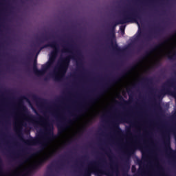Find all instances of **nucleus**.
I'll return each mask as SVG.
<instances>
[{
    "instance_id": "1",
    "label": "nucleus",
    "mask_w": 176,
    "mask_h": 176,
    "mask_svg": "<svg viewBox=\"0 0 176 176\" xmlns=\"http://www.w3.org/2000/svg\"><path fill=\"white\" fill-rule=\"evenodd\" d=\"M135 66L131 67L130 68H128L125 69L124 72H122L119 76L117 77L110 80L108 82H107L100 89V91H98L97 94H94L91 97H89L86 102L83 103L82 105L80 106L78 111H77V113H82V112H85L87 110V107H90V104H96L98 100H100V98L102 97L104 94H105L106 91H108V89L113 85H116L117 82H120V80H122L124 76L129 74V73L132 71V69H134Z\"/></svg>"
},
{
    "instance_id": "2",
    "label": "nucleus",
    "mask_w": 176,
    "mask_h": 176,
    "mask_svg": "<svg viewBox=\"0 0 176 176\" xmlns=\"http://www.w3.org/2000/svg\"><path fill=\"white\" fill-rule=\"evenodd\" d=\"M138 21L142 23V16H141V14L135 9L131 8L127 11H124L122 16L117 22L111 25L109 36L112 38H116L115 28H116V25L126 24L127 23H136L140 25Z\"/></svg>"
},
{
    "instance_id": "3",
    "label": "nucleus",
    "mask_w": 176,
    "mask_h": 176,
    "mask_svg": "<svg viewBox=\"0 0 176 176\" xmlns=\"http://www.w3.org/2000/svg\"><path fill=\"white\" fill-rule=\"evenodd\" d=\"M166 94L176 96V87L174 79H169L164 83L162 89L159 91L158 97L166 96Z\"/></svg>"
},
{
    "instance_id": "4",
    "label": "nucleus",
    "mask_w": 176,
    "mask_h": 176,
    "mask_svg": "<svg viewBox=\"0 0 176 176\" xmlns=\"http://www.w3.org/2000/svg\"><path fill=\"white\" fill-rule=\"evenodd\" d=\"M20 108L22 111V112L24 113V116L28 117V120L34 123V124H38V120L39 122H42L43 120V117L41 115H38V118L35 117V116H33L32 114H30V112L28 111V109L27 107L24 105V103L23 101H21L19 102Z\"/></svg>"
},
{
    "instance_id": "5",
    "label": "nucleus",
    "mask_w": 176,
    "mask_h": 176,
    "mask_svg": "<svg viewBox=\"0 0 176 176\" xmlns=\"http://www.w3.org/2000/svg\"><path fill=\"white\" fill-rule=\"evenodd\" d=\"M47 136L45 140L41 143V148L45 149L47 146V144L54 138V133L53 132V125L50 123H47V129H45Z\"/></svg>"
},
{
    "instance_id": "6",
    "label": "nucleus",
    "mask_w": 176,
    "mask_h": 176,
    "mask_svg": "<svg viewBox=\"0 0 176 176\" xmlns=\"http://www.w3.org/2000/svg\"><path fill=\"white\" fill-rule=\"evenodd\" d=\"M46 47H52V49H54V50L51 52V55L50 57H51L52 58H55L56 60L60 50V47L58 45V43H57V41H54L49 42L47 44H45V45L41 47L40 50L46 49Z\"/></svg>"
},
{
    "instance_id": "7",
    "label": "nucleus",
    "mask_w": 176,
    "mask_h": 176,
    "mask_svg": "<svg viewBox=\"0 0 176 176\" xmlns=\"http://www.w3.org/2000/svg\"><path fill=\"white\" fill-rule=\"evenodd\" d=\"M126 120H127V118L119 117L118 119L113 122V129L114 130L115 133L118 134V135H122V134H123V131L121 129L120 126H119V124H120V123H123V122H126Z\"/></svg>"
},
{
    "instance_id": "8",
    "label": "nucleus",
    "mask_w": 176,
    "mask_h": 176,
    "mask_svg": "<svg viewBox=\"0 0 176 176\" xmlns=\"http://www.w3.org/2000/svg\"><path fill=\"white\" fill-rule=\"evenodd\" d=\"M164 144L165 145V152L166 153H169V155H171L172 156H174V155H175V151L173 150V148H171V142L170 140V133L167 132L164 135Z\"/></svg>"
},
{
    "instance_id": "9",
    "label": "nucleus",
    "mask_w": 176,
    "mask_h": 176,
    "mask_svg": "<svg viewBox=\"0 0 176 176\" xmlns=\"http://www.w3.org/2000/svg\"><path fill=\"white\" fill-rule=\"evenodd\" d=\"M75 58V55H69L62 59V65H60V71L63 74V76L67 73L68 67H69V63H71V59Z\"/></svg>"
},
{
    "instance_id": "10",
    "label": "nucleus",
    "mask_w": 176,
    "mask_h": 176,
    "mask_svg": "<svg viewBox=\"0 0 176 176\" xmlns=\"http://www.w3.org/2000/svg\"><path fill=\"white\" fill-rule=\"evenodd\" d=\"M21 129L22 128H19L17 129L18 137L21 140V141H23V142H24L26 145H31V144H39V140L32 137H30V138L28 140H25L24 138L23 137V133L21 132Z\"/></svg>"
},
{
    "instance_id": "11",
    "label": "nucleus",
    "mask_w": 176,
    "mask_h": 176,
    "mask_svg": "<svg viewBox=\"0 0 176 176\" xmlns=\"http://www.w3.org/2000/svg\"><path fill=\"white\" fill-rule=\"evenodd\" d=\"M175 35H176V34L173 35L170 38H167L164 42L155 45L153 47L150 48L149 50L146 52V53H145L146 57H148V56H149L150 54H152V53H153V52H156V50H157V49H160V47H162V46H163L165 43H167V42H168L171 38H174V36H175Z\"/></svg>"
},
{
    "instance_id": "12",
    "label": "nucleus",
    "mask_w": 176,
    "mask_h": 176,
    "mask_svg": "<svg viewBox=\"0 0 176 176\" xmlns=\"http://www.w3.org/2000/svg\"><path fill=\"white\" fill-rule=\"evenodd\" d=\"M50 68H52V66L48 63L43 65L41 66V70L37 69V72H36L35 75H37L38 76L45 75V73L47 72V69H50Z\"/></svg>"
},
{
    "instance_id": "13",
    "label": "nucleus",
    "mask_w": 176,
    "mask_h": 176,
    "mask_svg": "<svg viewBox=\"0 0 176 176\" xmlns=\"http://www.w3.org/2000/svg\"><path fill=\"white\" fill-rule=\"evenodd\" d=\"M67 123L62 122L60 124H58V134H63L64 131H65V129H67Z\"/></svg>"
},
{
    "instance_id": "14",
    "label": "nucleus",
    "mask_w": 176,
    "mask_h": 176,
    "mask_svg": "<svg viewBox=\"0 0 176 176\" xmlns=\"http://www.w3.org/2000/svg\"><path fill=\"white\" fill-rule=\"evenodd\" d=\"M111 47L116 53H121L122 49L120 48L119 45H118V43H113V41L112 39H111Z\"/></svg>"
},
{
    "instance_id": "15",
    "label": "nucleus",
    "mask_w": 176,
    "mask_h": 176,
    "mask_svg": "<svg viewBox=\"0 0 176 176\" xmlns=\"http://www.w3.org/2000/svg\"><path fill=\"white\" fill-rule=\"evenodd\" d=\"M53 155H54V152H52L51 153H49L48 155H45L44 157L40 160V162H42L43 164H45L47 162V160L52 159L53 157Z\"/></svg>"
},
{
    "instance_id": "16",
    "label": "nucleus",
    "mask_w": 176,
    "mask_h": 176,
    "mask_svg": "<svg viewBox=\"0 0 176 176\" xmlns=\"http://www.w3.org/2000/svg\"><path fill=\"white\" fill-rule=\"evenodd\" d=\"M53 155H54V152H52L51 153H49L48 155H45L44 157L40 160V162H42L43 164H45L47 162V160L52 159L53 157Z\"/></svg>"
},
{
    "instance_id": "17",
    "label": "nucleus",
    "mask_w": 176,
    "mask_h": 176,
    "mask_svg": "<svg viewBox=\"0 0 176 176\" xmlns=\"http://www.w3.org/2000/svg\"><path fill=\"white\" fill-rule=\"evenodd\" d=\"M42 166H43V164L41 162V160L36 163L33 166H32V170H38V168H41V167H42Z\"/></svg>"
},
{
    "instance_id": "18",
    "label": "nucleus",
    "mask_w": 176,
    "mask_h": 176,
    "mask_svg": "<svg viewBox=\"0 0 176 176\" xmlns=\"http://www.w3.org/2000/svg\"><path fill=\"white\" fill-rule=\"evenodd\" d=\"M38 71L36 59H34L33 63V72L36 74Z\"/></svg>"
},
{
    "instance_id": "19",
    "label": "nucleus",
    "mask_w": 176,
    "mask_h": 176,
    "mask_svg": "<svg viewBox=\"0 0 176 176\" xmlns=\"http://www.w3.org/2000/svg\"><path fill=\"white\" fill-rule=\"evenodd\" d=\"M54 63H56V59L50 56L49 61L47 63H48L51 67H53Z\"/></svg>"
},
{
    "instance_id": "20",
    "label": "nucleus",
    "mask_w": 176,
    "mask_h": 176,
    "mask_svg": "<svg viewBox=\"0 0 176 176\" xmlns=\"http://www.w3.org/2000/svg\"><path fill=\"white\" fill-rule=\"evenodd\" d=\"M38 41L40 42V43H43V42L49 41V37L47 36H45L42 38H38Z\"/></svg>"
},
{
    "instance_id": "21",
    "label": "nucleus",
    "mask_w": 176,
    "mask_h": 176,
    "mask_svg": "<svg viewBox=\"0 0 176 176\" xmlns=\"http://www.w3.org/2000/svg\"><path fill=\"white\" fill-rule=\"evenodd\" d=\"M97 162H92L89 164L90 170H93L96 166H97Z\"/></svg>"
},
{
    "instance_id": "22",
    "label": "nucleus",
    "mask_w": 176,
    "mask_h": 176,
    "mask_svg": "<svg viewBox=\"0 0 176 176\" xmlns=\"http://www.w3.org/2000/svg\"><path fill=\"white\" fill-rule=\"evenodd\" d=\"M79 61L76 62V65L78 68H83V63H82V60L80 58L78 59Z\"/></svg>"
},
{
    "instance_id": "23",
    "label": "nucleus",
    "mask_w": 176,
    "mask_h": 176,
    "mask_svg": "<svg viewBox=\"0 0 176 176\" xmlns=\"http://www.w3.org/2000/svg\"><path fill=\"white\" fill-rule=\"evenodd\" d=\"M71 49L69 48V45L67 44L66 46H63V52L67 53V52H69Z\"/></svg>"
},
{
    "instance_id": "24",
    "label": "nucleus",
    "mask_w": 176,
    "mask_h": 176,
    "mask_svg": "<svg viewBox=\"0 0 176 176\" xmlns=\"http://www.w3.org/2000/svg\"><path fill=\"white\" fill-rule=\"evenodd\" d=\"M142 82H143L144 83H148L149 82H152V80L151 78H143L142 79Z\"/></svg>"
},
{
    "instance_id": "25",
    "label": "nucleus",
    "mask_w": 176,
    "mask_h": 176,
    "mask_svg": "<svg viewBox=\"0 0 176 176\" xmlns=\"http://www.w3.org/2000/svg\"><path fill=\"white\" fill-rule=\"evenodd\" d=\"M52 78H54V80H56V82H59V80H61V78H60V76L57 75H52Z\"/></svg>"
},
{
    "instance_id": "26",
    "label": "nucleus",
    "mask_w": 176,
    "mask_h": 176,
    "mask_svg": "<svg viewBox=\"0 0 176 176\" xmlns=\"http://www.w3.org/2000/svg\"><path fill=\"white\" fill-rule=\"evenodd\" d=\"M144 36V34H142V32H140L139 34H138V35L136 36V39L138 40V41H140V39H141V38H142Z\"/></svg>"
},
{
    "instance_id": "27",
    "label": "nucleus",
    "mask_w": 176,
    "mask_h": 176,
    "mask_svg": "<svg viewBox=\"0 0 176 176\" xmlns=\"http://www.w3.org/2000/svg\"><path fill=\"white\" fill-rule=\"evenodd\" d=\"M3 173V169L2 168V160L0 158V174H2Z\"/></svg>"
},
{
    "instance_id": "28",
    "label": "nucleus",
    "mask_w": 176,
    "mask_h": 176,
    "mask_svg": "<svg viewBox=\"0 0 176 176\" xmlns=\"http://www.w3.org/2000/svg\"><path fill=\"white\" fill-rule=\"evenodd\" d=\"M85 176H91V172L90 171V170H87L85 172Z\"/></svg>"
},
{
    "instance_id": "29",
    "label": "nucleus",
    "mask_w": 176,
    "mask_h": 176,
    "mask_svg": "<svg viewBox=\"0 0 176 176\" xmlns=\"http://www.w3.org/2000/svg\"><path fill=\"white\" fill-rule=\"evenodd\" d=\"M104 174H105V175H108V176H113L112 173L109 172V170L104 171Z\"/></svg>"
},
{
    "instance_id": "30",
    "label": "nucleus",
    "mask_w": 176,
    "mask_h": 176,
    "mask_svg": "<svg viewBox=\"0 0 176 176\" xmlns=\"http://www.w3.org/2000/svg\"><path fill=\"white\" fill-rule=\"evenodd\" d=\"M155 107H156V108H157V109L158 111H162V107L160 106V104H155Z\"/></svg>"
},
{
    "instance_id": "31",
    "label": "nucleus",
    "mask_w": 176,
    "mask_h": 176,
    "mask_svg": "<svg viewBox=\"0 0 176 176\" xmlns=\"http://www.w3.org/2000/svg\"><path fill=\"white\" fill-rule=\"evenodd\" d=\"M121 99L122 100L124 104H125V105H127V104H129V102H127L126 100H125L123 97L121 96Z\"/></svg>"
},
{
    "instance_id": "32",
    "label": "nucleus",
    "mask_w": 176,
    "mask_h": 176,
    "mask_svg": "<svg viewBox=\"0 0 176 176\" xmlns=\"http://www.w3.org/2000/svg\"><path fill=\"white\" fill-rule=\"evenodd\" d=\"M136 168H135V166H132V173H135V171H136Z\"/></svg>"
},
{
    "instance_id": "33",
    "label": "nucleus",
    "mask_w": 176,
    "mask_h": 176,
    "mask_svg": "<svg viewBox=\"0 0 176 176\" xmlns=\"http://www.w3.org/2000/svg\"><path fill=\"white\" fill-rule=\"evenodd\" d=\"M42 137H43V133L40 132L39 134H38V138H42Z\"/></svg>"
},
{
    "instance_id": "34",
    "label": "nucleus",
    "mask_w": 176,
    "mask_h": 176,
    "mask_svg": "<svg viewBox=\"0 0 176 176\" xmlns=\"http://www.w3.org/2000/svg\"><path fill=\"white\" fill-rule=\"evenodd\" d=\"M126 131H127V133H129V134H131V130L130 127H128V128L126 129Z\"/></svg>"
},
{
    "instance_id": "35",
    "label": "nucleus",
    "mask_w": 176,
    "mask_h": 176,
    "mask_svg": "<svg viewBox=\"0 0 176 176\" xmlns=\"http://www.w3.org/2000/svg\"><path fill=\"white\" fill-rule=\"evenodd\" d=\"M56 119H60V114L56 113L55 114Z\"/></svg>"
},
{
    "instance_id": "36",
    "label": "nucleus",
    "mask_w": 176,
    "mask_h": 176,
    "mask_svg": "<svg viewBox=\"0 0 176 176\" xmlns=\"http://www.w3.org/2000/svg\"><path fill=\"white\" fill-rule=\"evenodd\" d=\"M22 126H27V123L25 122H21Z\"/></svg>"
},
{
    "instance_id": "37",
    "label": "nucleus",
    "mask_w": 176,
    "mask_h": 176,
    "mask_svg": "<svg viewBox=\"0 0 176 176\" xmlns=\"http://www.w3.org/2000/svg\"><path fill=\"white\" fill-rule=\"evenodd\" d=\"M76 53H77V54H78V56H81V54H80V51L77 50Z\"/></svg>"
},
{
    "instance_id": "38",
    "label": "nucleus",
    "mask_w": 176,
    "mask_h": 176,
    "mask_svg": "<svg viewBox=\"0 0 176 176\" xmlns=\"http://www.w3.org/2000/svg\"><path fill=\"white\" fill-rule=\"evenodd\" d=\"M131 92V89H127V93H128L129 94H130Z\"/></svg>"
},
{
    "instance_id": "39",
    "label": "nucleus",
    "mask_w": 176,
    "mask_h": 176,
    "mask_svg": "<svg viewBox=\"0 0 176 176\" xmlns=\"http://www.w3.org/2000/svg\"><path fill=\"white\" fill-rule=\"evenodd\" d=\"M159 64H160V61H157V62L155 63V65H159Z\"/></svg>"
},
{
    "instance_id": "40",
    "label": "nucleus",
    "mask_w": 176,
    "mask_h": 176,
    "mask_svg": "<svg viewBox=\"0 0 176 176\" xmlns=\"http://www.w3.org/2000/svg\"><path fill=\"white\" fill-rule=\"evenodd\" d=\"M44 80H49V78H48V77H45V78H44Z\"/></svg>"
},
{
    "instance_id": "41",
    "label": "nucleus",
    "mask_w": 176,
    "mask_h": 176,
    "mask_svg": "<svg viewBox=\"0 0 176 176\" xmlns=\"http://www.w3.org/2000/svg\"><path fill=\"white\" fill-rule=\"evenodd\" d=\"M71 122V120H67V123H70Z\"/></svg>"
},
{
    "instance_id": "42",
    "label": "nucleus",
    "mask_w": 176,
    "mask_h": 176,
    "mask_svg": "<svg viewBox=\"0 0 176 176\" xmlns=\"http://www.w3.org/2000/svg\"><path fill=\"white\" fill-rule=\"evenodd\" d=\"M160 170H161L162 171H163V170H164V169H163V168H162V167H160Z\"/></svg>"
},
{
    "instance_id": "43",
    "label": "nucleus",
    "mask_w": 176,
    "mask_h": 176,
    "mask_svg": "<svg viewBox=\"0 0 176 176\" xmlns=\"http://www.w3.org/2000/svg\"><path fill=\"white\" fill-rule=\"evenodd\" d=\"M73 116H74V118H76V117H77V115H76V114H74V115H73Z\"/></svg>"
},
{
    "instance_id": "44",
    "label": "nucleus",
    "mask_w": 176,
    "mask_h": 176,
    "mask_svg": "<svg viewBox=\"0 0 176 176\" xmlns=\"http://www.w3.org/2000/svg\"><path fill=\"white\" fill-rule=\"evenodd\" d=\"M26 149H27L28 151H30L31 148L27 147Z\"/></svg>"
},
{
    "instance_id": "45",
    "label": "nucleus",
    "mask_w": 176,
    "mask_h": 176,
    "mask_svg": "<svg viewBox=\"0 0 176 176\" xmlns=\"http://www.w3.org/2000/svg\"><path fill=\"white\" fill-rule=\"evenodd\" d=\"M84 159H87V156H84Z\"/></svg>"
},
{
    "instance_id": "46",
    "label": "nucleus",
    "mask_w": 176,
    "mask_h": 176,
    "mask_svg": "<svg viewBox=\"0 0 176 176\" xmlns=\"http://www.w3.org/2000/svg\"><path fill=\"white\" fill-rule=\"evenodd\" d=\"M19 164L21 166V164H23V162H20Z\"/></svg>"
},
{
    "instance_id": "47",
    "label": "nucleus",
    "mask_w": 176,
    "mask_h": 176,
    "mask_svg": "<svg viewBox=\"0 0 176 176\" xmlns=\"http://www.w3.org/2000/svg\"><path fill=\"white\" fill-rule=\"evenodd\" d=\"M25 65L28 66V63H25Z\"/></svg>"
},
{
    "instance_id": "48",
    "label": "nucleus",
    "mask_w": 176,
    "mask_h": 176,
    "mask_svg": "<svg viewBox=\"0 0 176 176\" xmlns=\"http://www.w3.org/2000/svg\"><path fill=\"white\" fill-rule=\"evenodd\" d=\"M160 31H163V29H160Z\"/></svg>"
},
{
    "instance_id": "49",
    "label": "nucleus",
    "mask_w": 176,
    "mask_h": 176,
    "mask_svg": "<svg viewBox=\"0 0 176 176\" xmlns=\"http://www.w3.org/2000/svg\"><path fill=\"white\" fill-rule=\"evenodd\" d=\"M34 98H38L36 96H34Z\"/></svg>"
},
{
    "instance_id": "50",
    "label": "nucleus",
    "mask_w": 176,
    "mask_h": 176,
    "mask_svg": "<svg viewBox=\"0 0 176 176\" xmlns=\"http://www.w3.org/2000/svg\"><path fill=\"white\" fill-rule=\"evenodd\" d=\"M129 98H131V96L129 95Z\"/></svg>"
},
{
    "instance_id": "51",
    "label": "nucleus",
    "mask_w": 176,
    "mask_h": 176,
    "mask_svg": "<svg viewBox=\"0 0 176 176\" xmlns=\"http://www.w3.org/2000/svg\"><path fill=\"white\" fill-rule=\"evenodd\" d=\"M121 31L123 32V30L122 29H121Z\"/></svg>"
},
{
    "instance_id": "52",
    "label": "nucleus",
    "mask_w": 176,
    "mask_h": 176,
    "mask_svg": "<svg viewBox=\"0 0 176 176\" xmlns=\"http://www.w3.org/2000/svg\"><path fill=\"white\" fill-rule=\"evenodd\" d=\"M139 162L141 163V160H139Z\"/></svg>"
},
{
    "instance_id": "53",
    "label": "nucleus",
    "mask_w": 176,
    "mask_h": 176,
    "mask_svg": "<svg viewBox=\"0 0 176 176\" xmlns=\"http://www.w3.org/2000/svg\"><path fill=\"white\" fill-rule=\"evenodd\" d=\"M155 35H157V33H155Z\"/></svg>"
},
{
    "instance_id": "54",
    "label": "nucleus",
    "mask_w": 176,
    "mask_h": 176,
    "mask_svg": "<svg viewBox=\"0 0 176 176\" xmlns=\"http://www.w3.org/2000/svg\"><path fill=\"white\" fill-rule=\"evenodd\" d=\"M24 159H26V157H24Z\"/></svg>"
}]
</instances>
